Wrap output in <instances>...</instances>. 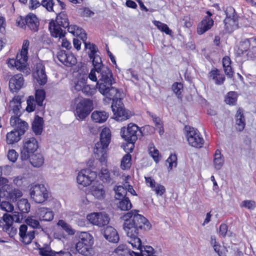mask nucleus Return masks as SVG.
<instances>
[{"instance_id": "a18cd8bd", "label": "nucleus", "mask_w": 256, "mask_h": 256, "mask_svg": "<svg viewBox=\"0 0 256 256\" xmlns=\"http://www.w3.org/2000/svg\"><path fill=\"white\" fill-rule=\"evenodd\" d=\"M153 24L156 26L158 29L168 35H172V31L170 30L167 24L158 20H154Z\"/></svg>"}, {"instance_id": "e2e57ef3", "label": "nucleus", "mask_w": 256, "mask_h": 256, "mask_svg": "<svg viewBox=\"0 0 256 256\" xmlns=\"http://www.w3.org/2000/svg\"><path fill=\"white\" fill-rule=\"evenodd\" d=\"M35 100L32 96H29L27 100V106L26 110L27 112H32L35 110Z\"/></svg>"}, {"instance_id": "2f4dec72", "label": "nucleus", "mask_w": 256, "mask_h": 256, "mask_svg": "<svg viewBox=\"0 0 256 256\" xmlns=\"http://www.w3.org/2000/svg\"><path fill=\"white\" fill-rule=\"evenodd\" d=\"M213 163L214 168L217 170H220L224 164V158L219 150H216L215 152Z\"/></svg>"}, {"instance_id": "680f3d73", "label": "nucleus", "mask_w": 256, "mask_h": 256, "mask_svg": "<svg viewBox=\"0 0 256 256\" xmlns=\"http://www.w3.org/2000/svg\"><path fill=\"white\" fill-rule=\"evenodd\" d=\"M42 6L45 8L48 12H54L53 6L54 2L53 0H42L41 2Z\"/></svg>"}, {"instance_id": "5fc2aeb1", "label": "nucleus", "mask_w": 256, "mask_h": 256, "mask_svg": "<svg viewBox=\"0 0 256 256\" xmlns=\"http://www.w3.org/2000/svg\"><path fill=\"white\" fill-rule=\"evenodd\" d=\"M183 86L180 82H174L172 85V90L178 98H182Z\"/></svg>"}, {"instance_id": "aec40b11", "label": "nucleus", "mask_w": 256, "mask_h": 256, "mask_svg": "<svg viewBox=\"0 0 256 256\" xmlns=\"http://www.w3.org/2000/svg\"><path fill=\"white\" fill-rule=\"evenodd\" d=\"M214 20L210 16H205L203 20L198 24L197 27V33L199 35L204 34L210 30L214 25Z\"/></svg>"}, {"instance_id": "6e6d98bb", "label": "nucleus", "mask_w": 256, "mask_h": 256, "mask_svg": "<svg viewBox=\"0 0 256 256\" xmlns=\"http://www.w3.org/2000/svg\"><path fill=\"white\" fill-rule=\"evenodd\" d=\"M82 42L84 44L85 48L90 50L88 52L89 56H92L96 54L98 50L94 44H92L90 42H86V40L84 41L82 40Z\"/></svg>"}, {"instance_id": "39448f33", "label": "nucleus", "mask_w": 256, "mask_h": 256, "mask_svg": "<svg viewBox=\"0 0 256 256\" xmlns=\"http://www.w3.org/2000/svg\"><path fill=\"white\" fill-rule=\"evenodd\" d=\"M56 23L51 22L49 24V30L51 35L55 38H62L65 36L66 32L60 26L66 28L69 26L68 16L64 12H60L56 16Z\"/></svg>"}, {"instance_id": "9b49d317", "label": "nucleus", "mask_w": 256, "mask_h": 256, "mask_svg": "<svg viewBox=\"0 0 256 256\" xmlns=\"http://www.w3.org/2000/svg\"><path fill=\"white\" fill-rule=\"evenodd\" d=\"M30 198L36 203H42L48 198V192L43 184H36L31 187L30 192Z\"/></svg>"}, {"instance_id": "774afa93", "label": "nucleus", "mask_w": 256, "mask_h": 256, "mask_svg": "<svg viewBox=\"0 0 256 256\" xmlns=\"http://www.w3.org/2000/svg\"><path fill=\"white\" fill-rule=\"evenodd\" d=\"M154 188V190L157 195L162 196L166 192L164 186L160 184H158Z\"/></svg>"}, {"instance_id": "de8ad7c7", "label": "nucleus", "mask_w": 256, "mask_h": 256, "mask_svg": "<svg viewBox=\"0 0 256 256\" xmlns=\"http://www.w3.org/2000/svg\"><path fill=\"white\" fill-rule=\"evenodd\" d=\"M30 42L29 41L27 40H24L23 44L22 49L20 54H18V58H22L26 61L28 60V51L29 47Z\"/></svg>"}, {"instance_id": "6ab92c4d", "label": "nucleus", "mask_w": 256, "mask_h": 256, "mask_svg": "<svg viewBox=\"0 0 256 256\" xmlns=\"http://www.w3.org/2000/svg\"><path fill=\"white\" fill-rule=\"evenodd\" d=\"M24 78L22 74L13 76L9 80L8 87L10 92H18L24 85Z\"/></svg>"}, {"instance_id": "a19ab883", "label": "nucleus", "mask_w": 256, "mask_h": 256, "mask_svg": "<svg viewBox=\"0 0 256 256\" xmlns=\"http://www.w3.org/2000/svg\"><path fill=\"white\" fill-rule=\"evenodd\" d=\"M22 196V192L18 188H14L8 192V199L12 202H15L17 199Z\"/></svg>"}, {"instance_id": "7ed1b4c3", "label": "nucleus", "mask_w": 256, "mask_h": 256, "mask_svg": "<svg viewBox=\"0 0 256 256\" xmlns=\"http://www.w3.org/2000/svg\"><path fill=\"white\" fill-rule=\"evenodd\" d=\"M111 140V132L109 128H104L100 134V140L97 142L94 148L95 158L102 165L106 164L107 162V148Z\"/></svg>"}, {"instance_id": "f3484780", "label": "nucleus", "mask_w": 256, "mask_h": 256, "mask_svg": "<svg viewBox=\"0 0 256 256\" xmlns=\"http://www.w3.org/2000/svg\"><path fill=\"white\" fill-rule=\"evenodd\" d=\"M76 112H91L93 110L92 102L86 98H75Z\"/></svg>"}, {"instance_id": "0eeeda50", "label": "nucleus", "mask_w": 256, "mask_h": 256, "mask_svg": "<svg viewBox=\"0 0 256 256\" xmlns=\"http://www.w3.org/2000/svg\"><path fill=\"white\" fill-rule=\"evenodd\" d=\"M226 18L224 20V28L226 32H231L239 28V16L235 10L231 6H227L224 10Z\"/></svg>"}, {"instance_id": "393cba45", "label": "nucleus", "mask_w": 256, "mask_h": 256, "mask_svg": "<svg viewBox=\"0 0 256 256\" xmlns=\"http://www.w3.org/2000/svg\"><path fill=\"white\" fill-rule=\"evenodd\" d=\"M44 121L43 118L36 116L32 123V130L36 135H40L43 130Z\"/></svg>"}, {"instance_id": "7c9ffc66", "label": "nucleus", "mask_w": 256, "mask_h": 256, "mask_svg": "<svg viewBox=\"0 0 256 256\" xmlns=\"http://www.w3.org/2000/svg\"><path fill=\"white\" fill-rule=\"evenodd\" d=\"M209 78L214 80L216 84H222L225 80L224 76L221 74L217 69L212 70L210 72Z\"/></svg>"}, {"instance_id": "f8f14e48", "label": "nucleus", "mask_w": 256, "mask_h": 256, "mask_svg": "<svg viewBox=\"0 0 256 256\" xmlns=\"http://www.w3.org/2000/svg\"><path fill=\"white\" fill-rule=\"evenodd\" d=\"M86 218L90 224L99 227L107 225L110 220L108 214L103 212L91 213L87 215Z\"/></svg>"}, {"instance_id": "052dcab7", "label": "nucleus", "mask_w": 256, "mask_h": 256, "mask_svg": "<svg viewBox=\"0 0 256 256\" xmlns=\"http://www.w3.org/2000/svg\"><path fill=\"white\" fill-rule=\"evenodd\" d=\"M82 91L86 95L92 96L96 92V89L94 86H91L90 85H86L85 84Z\"/></svg>"}, {"instance_id": "412c9836", "label": "nucleus", "mask_w": 256, "mask_h": 256, "mask_svg": "<svg viewBox=\"0 0 256 256\" xmlns=\"http://www.w3.org/2000/svg\"><path fill=\"white\" fill-rule=\"evenodd\" d=\"M90 192L96 198L102 200L105 198L106 192L102 184L96 182L90 187Z\"/></svg>"}, {"instance_id": "20e7f679", "label": "nucleus", "mask_w": 256, "mask_h": 256, "mask_svg": "<svg viewBox=\"0 0 256 256\" xmlns=\"http://www.w3.org/2000/svg\"><path fill=\"white\" fill-rule=\"evenodd\" d=\"M18 116H12L10 119V124L14 129L7 133L6 142L8 144H13L18 142L28 128V123L20 118Z\"/></svg>"}, {"instance_id": "f03ea898", "label": "nucleus", "mask_w": 256, "mask_h": 256, "mask_svg": "<svg viewBox=\"0 0 256 256\" xmlns=\"http://www.w3.org/2000/svg\"><path fill=\"white\" fill-rule=\"evenodd\" d=\"M92 60L94 68H92L88 74L89 78L94 82H98V84L100 85V89L104 92L106 85H110L111 84L112 73L110 70L104 66L102 62L100 57L96 54L89 56Z\"/></svg>"}, {"instance_id": "0e129e2a", "label": "nucleus", "mask_w": 256, "mask_h": 256, "mask_svg": "<svg viewBox=\"0 0 256 256\" xmlns=\"http://www.w3.org/2000/svg\"><path fill=\"white\" fill-rule=\"evenodd\" d=\"M154 127L149 125L145 126L141 128L140 129L139 128V132L141 133L143 136L151 134L154 132Z\"/></svg>"}, {"instance_id": "9d476101", "label": "nucleus", "mask_w": 256, "mask_h": 256, "mask_svg": "<svg viewBox=\"0 0 256 256\" xmlns=\"http://www.w3.org/2000/svg\"><path fill=\"white\" fill-rule=\"evenodd\" d=\"M139 132V127L135 124H130L127 128L122 127L120 130L122 137L131 144L130 148L132 150L134 148V144L138 140V134Z\"/></svg>"}, {"instance_id": "69168bd1", "label": "nucleus", "mask_w": 256, "mask_h": 256, "mask_svg": "<svg viewBox=\"0 0 256 256\" xmlns=\"http://www.w3.org/2000/svg\"><path fill=\"white\" fill-rule=\"evenodd\" d=\"M18 156V154L14 150H10L8 153V159L12 162H15Z\"/></svg>"}, {"instance_id": "5701e85b", "label": "nucleus", "mask_w": 256, "mask_h": 256, "mask_svg": "<svg viewBox=\"0 0 256 256\" xmlns=\"http://www.w3.org/2000/svg\"><path fill=\"white\" fill-rule=\"evenodd\" d=\"M39 253L42 256H71L72 255L70 252L62 250L56 252L52 250L48 246L40 248Z\"/></svg>"}, {"instance_id": "4468645a", "label": "nucleus", "mask_w": 256, "mask_h": 256, "mask_svg": "<svg viewBox=\"0 0 256 256\" xmlns=\"http://www.w3.org/2000/svg\"><path fill=\"white\" fill-rule=\"evenodd\" d=\"M8 67L10 68H16L18 70L22 72L26 75L30 73V68L27 66V61L22 58H18V54L16 59L9 58L6 62Z\"/></svg>"}, {"instance_id": "2eb2a0df", "label": "nucleus", "mask_w": 256, "mask_h": 256, "mask_svg": "<svg viewBox=\"0 0 256 256\" xmlns=\"http://www.w3.org/2000/svg\"><path fill=\"white\" fill-rule=\"evenodd\" d=\"M111 79V84L110 85H106L105 89L104 90V92H102L100 89V85L98 84H96V86L98 88L99 92L105 96L106 97L108 98L110 100H114L116 99H118L121 97L122 92L118 90L117 88H114V87H112V84L114 83V79L112 76V74Z\"/></svg>"}, {"instance_id": "a878e982", "label": "nucleus", "mask_w": 256, "mask_h": 256, "mask_svg": "<svg viewBox=\"0 0 256 256\" xmlns=\"http://www.w3.org/2000/svg\"><path fill=\"white\" fill-rule=\"evenodd\" d=\"M25 22L32 30L36 32L38 30L39 22L35 14H28L26 17Z\"/></svg>"}, {"instance_id": "ddd939ff", "label": "nucleus", "mask_w": 256, "mask_h": 256, "mask_svg": "<svg viewBox=\"0 0 256 256\" xmlns=\"http://www.w3.org/2000/svg\"><path fill=\"white\" fill-rule=\"evenodd\" d=\"M96 176V172L90 169H83L78 174L76 178L77 182L84 186H87L94 180Z\"/></svg>"}, {"instance_id": "79ce46f5", "label": "nucleus", "mask_w": 256, "mask_h": 256, "mask_svg": "<svg viewBox=\"0 0 256 256\" xmlns=\"http://www.w3.org/2000/svg\"><path fill=\"white\" fill-rule=\"evenodd\" d=\"M238 98V94L236 92H230L225 96L224 101L226 103L229 105H234L236 104Z\"/></svg>"}, {"instance_id": "a211bd4d", "label": "nucleus", "mask_w": 256, "mask_h": 256, "mask_svg": "<svg viewBox=\"0 0 256 256\" xmlns=\"http://www.w3.org/2000/svg\"><path fill=\"white\" fill-rule=\"evenodd\" d=\"M20 240L25 244H30L35 238V230H29L26 225L22 224L19 228Z\"/></svg>"}, {"instance_id": "13d9d810", "label": "nucleus", "mask_w": 256, "mask_h": 256, "mask_svg": "<svg viewBox=\"0 0 256 256\" xmlns=\"http://www.w3.org/2000/svg\"><path fill=\"white\" fill-rule=\"evenodd\" d=\"M66 62H64V64L67 66H71L76 63V58L73 54L70 52L67 54L66 58Z\"/></svg>"}, {"instance_id": "37998d69", "label": "nucleus", "mask_w": 256, "mask_h": 256, "mask_svg": "<svg viewBox=\"0 0 256 256\" xmlns=\"http://www.w3.org/2000/svg\"><path fill=\"white\" fill-rule=\"evenodd\" d=\"M118 208L122 210H128L132 207V203L128 198H125L120 200Z\"/></svg>"}, {"instance_id": "6e6552de", "label": "nucleus", "mask_w": 256, "mask_h": 256, "mask_svg": "<svg viewBox=\"0 0 256 256\" xmlns=\"http://www.w3.org/2000/svg\"><path fill=\"white\" fill-rule=\"evenodd\" d=\"M186 135L188 144L196 148H201L203 146L204 140L199 131L189 126L184 127Z\"/></svg>"}, {"instance_id": "72a5a7b5", "label": "nucleus", "mask_w": 256, "mask_h": 256, "mask_svg": "<svg viewBox=\"0 0 256 256\" xmlns=\"http://www.w3.org/2000/svg\"><path fill=\"white\" fill-rule=\"evenodd\" d=\"M116 252L120 255L122 256H138V254L135 252L128 248L126 245H120L116 248Z\"/></svg>"}, {"instance_id": "c85d7f7f", "label": "nucleus", "mask_w": 256, "mask_h": 256, "mask_svg": "<svg viewBox=\"0 0 256 256\" xmlns=\"http://www.w3.org/2000/svg\"><path fill=\"white\" fill-rule=\"evenodd\" d=\"M88 76L86 74H79L77 78L74 82V88L76 91L82 90L88 80Z\"/></svg>"}, {"instance_id": "09e8293b", "label": "nucleus", "mask_w": 256, "mask_h": 256, "mask_svg": "<svg viewBox=\"0 0 256 256\" xmlns=\"http://www.w3.org/2000/svg\"><path fill=\"white\" fill-rule=\"evenodd\" d=\"M114 191L116 193L115 198L116 199L121 200L122 198H126V196L127 194V190L124 186H117L116 188H114Z\"/></svg>"}, {"instance_id": "bf43d9fd", "label": "nucleus", "mask_w": 256, "mask_h": 256, "mask_svg": "<svg viewBox=\"0 0 256 256\" xmlns=\"http://www.w3.org/2000/svg\"><path fill=\"white\" fill-rule=\"evenodd\" d=\"M0 208L2 210L6 212H11L14 209L13 205L6 201L2 202L0 204Z\"/></svg>"}, {"instance_id": "423d86ee", "label": "nucleus", "mask_w": 256, "mask_h": 256, "mask_svg": "<svg viewBox=\"0 0 256 256\" xmlns=\"http://www.w3.org/2000/svg\"><path fill=\"white\" fill-rule=\"evenodd\" d=\"M93 244L92 236L86 232H82L80 236V240L76 245V248L80 254L90 256Z\"/></svg>"}, {"instance_id": "c03bdc74", "label": "nucleus", "mask_w": 256, "mask_h": 256, "mask_svg": "<svg viewBox=\"0 0 256 256\" xmlns=\"http://www.w3.org/2000/svg\"><path fill=\"white\" fill-rule=\"evenodd\" d=\"M108 117V113H92L91 118L96 122L102 123L106 121Z\"/></svg>"}, {"instance_id": "f704fd0d", "label": "nucleus", "mask_w": 256, "mask_h": 256, "mask_svg": "<svg viewBox=\"0 0 256 256\" xmlns=\"http://www.w3.org/2000/svg\"><path fill=\"white\" fill-rule=\"evenodd\" d=\"M222 65L225 74L229 77L232 76L234 72L231 66V60L228 56H226L223 58Z\"/></svg>"}, {"instance_id": "49530a36", "label": "nucleus", "mask_w": 256, "mask_h": 256, "mask_svg": "<svg viewBox=\"0 0 256 256\" xmlns=\"http://www.w3.org/2000/svg\"><path fill=\"white\" fill-rule=\"evenodd\" d=\"M148 150L150 156L154 160L158 163L160 160L159 151L155 148L153 143L150 144L148 146Z\"/></svg>"}, {"instance_id": "f257e3e1", "label": "nucleus", "mask_w": 256, "mask_h": 256, "mask_svg": "<svg viewBox=\"0 0 256 256\" xmlns=\"http://www.w3.org/2000/svg\"><path fill=\"white\" fill-rule=\"evenodd\" d=\"M123 218V228L128 238V242L133 248L140 250V252H136L138 256H142L144 254H154V248L150 246H142L139 238L140 234L143 231L150 228L151 225L148 220L135 210L127 212L124 215Z\"/></svg>"}, {"instance_id": "b1692460", "label": "nucleus", "mask_w": 256, "mask_h": 256, "mask_svg": "<svg viewBox=\"0 0 256 256\" xmlns=\"http://www.w3.org/2000/svg\"><path fill=\"white\" fill-rule=\"evenodd\" d=\"M105 238L110 242L116 243L119 240V236L115 228L110 226L106 228L104 232Z\"/></svg>"}, {"instance_id": "c756f323", "label": "nucleus", "mask_w": 256, "mask_h": 256, "mask_svg": "<svg viewBox=\"0 0 256 256\" xmlns=\"http://www.w3.org/2000/svg\"><path fill=\"white\" fill-rule=\"evenodd\" d=\"M14 218L8 214H4L2 218V228L4 232H8L14 222Z\"/></svg>"}, {"instance_id": "8fccbe9b", "label": "nucleus", "mask_w": 256, "mask_h": 256, "mask_svg": "<svg viewBox=\"0 0 256 256\" xmlns=\"http://www.w3.org/2000/svg\"><path fill=\"white\" fill-rule=\"evenodd\" d=\"M36 102L40 106H42L46 96L45 92L43 90H38L36 92Z\"/></svg>"}, {"instance_id": "864d4df0", "label": "nucleus", "mask_w": 256, "mask_h": 256, "mask_svg": "<svg viewBox=\"0 0 256 256\" xmlns=\"http://www.w3.org/2000/svg\"><path fill=\"white\" fill-rule=\"evenodd\" d=\"M132 116L131 113H114L113 118L118 122H123Z\"/></svg>"}, {"instance_id": "473e14b6", "label": "nucleus", "mask_w": 256, "mask_h": 256, "mask_svg": "<svg viewBox=\"0 0 256 256\" xmlns=\"http://www.w3.org/2000/svg\"><path fill=\"white\" fill-rule=\"evenodd\" d=\"M21 108V97L20 96H16L10 102V112H18Z\"/></svg>"}, {"instance_id": "4c0bfd02", "label": "nucleus", "mask_w": 256, "mask_h": 256, "mask_svg": "<svg viewBox=\"0 0 256 256\" xmlns=\"http://www.w3.org/2000/svg\"><path fill=\"white\" fill-rule=\"evenodd\" d=\"M25 222L28 226L33 228L42 229L39 221L34 216H28L26 219Z\"/></svg>"}, {"instance_id": "4be33fe9", "label": "nucleus", "mask_w": 256, "mask_h": 256, "mask_svg": "<svg viewBox=\"0 0 256 256\" xmlns=\"http://www.w3.org/2000/svg\"><path fill=\"white\" fill-rule=\"evenodd\" d=\"M39 220L41 221H52L54 218V214L50 208L42 207L36 212Z\"/></svg>"}, {"instance_id": "e433bc0d", "label": "nucleus", "mask_w": 256, "mask_h": 256, "mask_svg": "<svg viewBox=\"0 0 256 256\" xmlns=\"http://www.w3.org/2000/svg\"><path fill=\"white\" fill-rule=\"evenodd\" d=\"M236 129L239 132L243 130L246 126L245 118L243 113H237L236 115Z\"/></svg>"}, {"instance_id": "cd10ccee", "label": "nucleus", "mask_w": 256, "mask_h": 256, "mask_svg": "<svg viewBox=\"0 0 256 256\" xmlns=\"http://www.w3.org/2000/svg\"><path fill=\"white\" fill-rule=\"evenodd\" d=\"M28 159L30 164L35 168H40L44 164V158L40 154H31Z\"/></svg>"}, {"instance_id": "3c124183", "label": "nucleus", "mask_w": 256, "mask_h": 256, "mask_svg": "<svg viewBox=\"0 0 256 256\" xmlns=\"http://www.w3.org/2000/svg\"><path fill=\"white\" fill-rule=\"evenodd\" d=\"M57 224L58 226H60L64 230H65L69 234H74V230L64 220H59Z\"/></svg>"}, {"instance_id": "bb28decb", "label": "nucleus", "mask_w": 256, "mask_h": 256, "mask_svg": "<svg viewBox=\"0 0 256 256\" xmlns=\"http://www.w3.org/2000/svg\"><path fill=\"white\" fill-rule=\"evenodd\" d=\"M67 28L68 32L74 36L80 37L82 40H86V34L82 28L76 25H69Z\"/></svg>"}, {"instance_id": "ea45409f", "label": "nucleus", "mask_w": 256, "mask_h": 256, "mask_svg": "<svg viewBox=\"0 0 256 256\" xmlns=\"http://www.w3.org/2000/svg\"><path fill=\"white\" fill-rule=\"evenodd\" d=\"M111 107L112 112H124V108L121 98L114 100Z\"/></svg>"}, {"instance_id": "603ef678", "label": "nucleus", "mask_w": 256, "mask_h": 256, "mask_svg": "<svg viewBox=\"0 0 256 256\" xmlns=\"http://www.w3.org/2000/svg\"><path fill=\"white\" fill-rule=\"evenodd\" d=\"M100 177L104 182H110L111 178L108 169L102 168L100 174Z\"/></svg>"}, {"instance_id": "dca6fc26", "label": "nucleus", "mask_w": 256, "mask_h": 256, "mask_svg": "<svg viewBox=\"0 0 256 256\" xmlns=\"http://www.w3.org/2000/svg\"><path fill=\"white\" fill-rule=\"evenodd\" d=\"M32 76L34 80L40 84L44 85L47 82L45 67L41 62L37 63L34 67Z\"/></svg>"}, {"instance_id": "4d7b16f0", "label": "nucleus", "mask_w": 256, "mask_h": 256, "mask_svg": "<svg viewBox=\"0 0 256 256\" xmlns=\"http://www.w3.org/2000/svg\"><path fill=\"white\" fill-rule=\"evenodd\" d=\"M169 164L168 168L172 170V168L176 167L177 165V156L176 154H171L166 160Z\"/></svg>"}, {"instance_id": "1a4fd4ad", "label": "nucleus", "mask_w": 256, "mask_h": 256, "mask_svg": "<svg viewBox=\"0 0 256 256\" xmlns=\"http://www.w3.org/2000/svg\"><path fill=\"white\" fill-rule=\"evenodd\" d=\"M38 148V142L35 138H24L20 152V159L22 161L28 160L30 155L34 154Z\"/></svg>"}, {"instance_id": "58836bf2", "label": "nucleus", "mask_w": 256, "mask_h": 256, "mask_svg": "<svg viewBox=\"0 0 256 256\" xmlns=\"http://www.w3.org/2000/svg\"><path fill=\"white\" fill-rule=\"evenodd\" d=\"M132 156L130 154H125L122 158L120 163V168L123 170L130 168L132 163Z\"/></svg>"}, {"instance_id": "338daca9", "label": "nucleus", "mask_w": 256, "mask_h": 256, "mask_svg": "<svg viewBox=\"0 0 256 256\" xmlns=\"http://www.w3.org/2000/svg\"><path fill=\"white\" fill-rule=\"evenodd\" d=\"M255 205V202L251 200H244L240 206L242 207L246 208L249 210L252 209Z\"/></svg>"}, {"instance_id": "c9c22d12", "label": "nucleus", "mask_w": 256, "mask_h": 256, "mask_svg": "<svg viewBox=\"0 0 256 256\" xmlns=\"http://www.w3.org/2000/svg\"><path fill=\"white\" fill-rule=\"evenodd\" d=\"M17 208L22 213H28L30 210V205L27 199L22 198L18 202Z\"/></svg>"}]
</instances>
